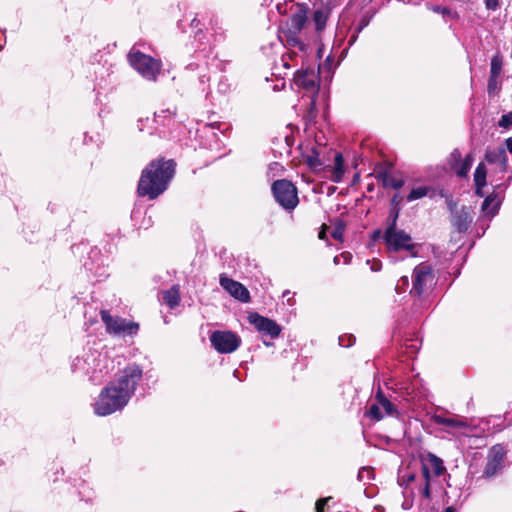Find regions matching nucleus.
I'll return each instance as SVG.
<instances>
[{
    "instance_id": "f3484780",
    "label": "nucleus",
    "mask_w": 512,
    "mask_h": 512,
    "mask_svg": "<svg viewBox=\"0 0 512 512\" xmlns=\"http://www.w3.org/2000/svg\"><path fill=\"white\" fill-rule=\"evenodd\" d=\"M473 221V213L470 207L462 206L453 214L452 224L460 232H466Z\"/></svg>"
},
{
    "instance_id": "a211bd4d",
    "label": "nucleus",
    "mask_w": 512,
    "mask_h": 512,
    "mask_svg": "<svg viewBox=\"0 0 512 512\" xmlns=\"http://www.w3.org/2000/svg\"><path fill=\"white\" fill-rule=\"evenodd\" d=\"M485 160L489 164L498 165L501 172H504L507 169L508 157L504 147L487 149L485 153Z\"/></svg>"
},
{
    "instance_id": "f704fd0d",
    "label": "nucleus",
    "mask_w": 512,
    "mask_h": 512,
    "mask_svg": "<svg viewBox=\"0 0 512 512\" xmlns=\"http://www.w3.org/2000/svg\"><path fill=\"white\" fill-rule=\"evenodd\" d=\"M339 345L342 347H350L355 343V337L353 335H342L339 336Z\"/></svg>"
},
{
    "instance_id": "79ce46f5",
    "label": "nucleus",
    "mask_w": 512,
    "mask_h": 512,
    "mask_svg": "<svg viewBox=\"0 0 512 512\" xmlns=\"http://www.w3.org/2000/svg\"><path fill=\"white\" fill-rule=\"evenodd\" d=\"M398 215H399L398 211H395L390 214V216H389L390 223L388 224L387 227H392V226L397 227L396 222H397Z\"/></svg>"
},
{
    "instance_id": "49530a36",
    "label": "nucleus",
    "mask_w": 512,
    "mask_h": 512,
    "mask_svg": "<svg viewBox=\"0 0 512 512\" xmlns=\"http://www.w3.org/2000/svg\"><path fill=\"white\" fill-rule=\"evenodd\" d=\"M371 269L373 271H379L381 269V263L380 262H374L373 265L371 266Z\"/></svg>"
},
{
    "instance_id": "ddd939ff",
    "label": "nucleus",
    "mask_w": 512,
    "mask_h": 512,
    "mask_svg": "<svg viewBox=\"0 0 512 512\" xmlns=\"http://www.w3.org/2000/svg\"><path fill=\"white\" fill-rule=\"evenodd\" d=\"M398 483L405 489H408L412 484H415L411 489L412 494L417 492L418 495L424 497L427 500H430L431 498V484L428 483L427 480L417 478V476L412 472H402L398 477Z\"/></svg>"
},
{
    "instance_id": "09e8293b",
    "label": "nucleus",
    "mask_w": 512,
    "mask_h": 512,
    "mask_svg": "<svg viewBox=\"0 0 512 512\" xmlns=\"http://www.w3.org/2000/svg\"><path fill=\"white\" fill-rule=\"evenodd\" d=\"M380 236H381V231L380 230L375 231L374 234H373V238L374 239H378Z\"/></svg>"
},
{
    "instance_id": "72a5a7b5",
    "label": "nucleus",
    "mask_w": 512,
    "mask_h": 512,
    "mask_svg": "<svg viewBox=\"0 0 512 512\" xmlns=\"http://www.w3.org/2000/svg\"><path fill=\"white\" fill-rule=\"evenodd\" d=\"M498 125L499 127L509 129L512 126V112L502 115Z\"/></svg>"
},
{
    "instance_id": "aec40b11",
    "label": "nucleus",
    "mask_w": 512,
    "mask_h": 512,
    "mask_svg": "<svg viewBox=\"0 0 512 512\" xmlns=\"http://www.w3.org/2000/svg\"><path fill=\"white\" fill-rule=\"evenodd\" d=\"M501 202L502 198L499 194L492 193L488 195L482 204V212L491 219L498 213Z\"/></svg>"
},
{
    "instance_id": "37998d69",
    "label": "nucleus",
    "mask_w": 512,
    "mask_h": 512,
    "mask_svg": "<svg viewBox=\"0 0 512 512\" xmlns=\"http://www.w3.org/2000/svg\"><path fill=\"white\" fill-rule=\"evenodd\" d=\"M506 149L512 154V136L505 141Z\"/></svg>"
},
{
    "instance_id": "39448f33",
    "label": "nucleus",
    "mask_w": 512,
    "mask_h": 512,
    "mask_svg": "<svg viewBox=\"0 0 512 512\" xmlns=\"http://www.w3.org/2000/svg\"><path fill=\"white\" fill-rule=\"evenodd\" d=\"M129 64L145 79L156 81L162 64L159 60L146 55L139 50L132 49L127 55Z\"/></svg>"
},
{
    "instance_id": "bb28decb",
    "label": "nucleus",
    "mask_w": 512,
    "mask_h": 512,
    "mask_svg": "<svg viewBox=\"0 0 512 512\" xmlns=\"http://www.w3.org/2000/svg\"><path fill=\"white\" fill-rule=\"evenodd\" d=\"M305 158L308 166L314 170L320 169L324 164L320 158V153L316 148H312Z\"/></svg>"
},
{
    "instance_id": "c85d7f7f",
    "label": "nucleus",
    "mask_w": 512,
    "mask_h": 512,
    "mask_svg": "<svg viewBox=\"0 0 512 512\" xmlns=\"http://www.w3.org/2000/svg\"><path fill=\"white\" fill-rule=\"evenodd\" d=\"M487 169L484 163H479L474 173L475 186H486Z\"/></svg>"
},
{
    "instance_id": "a19ab883",
    "label": "nucleus",
    "mask_w": 512,
    "mask_h": 512,
    "mask_svg": "<svg viewBox=\"0 0 512 512\" xmlns=\"http://www.w3.org/2000/svg\"><path fill=\"white\" fill-rule=\"evenodd\" d=\"M486 8L496 10L499 7V0H485Z\"/></svg>"
},
{
    "instance_id": "b1692460",
    "label": "nucleus",
    "mask_w": 512,
    "mask_h": 512,
    "mask_svg": "<svg viewBox=\"0 0 512 512\" xmlns=\"http://www.w3.org/2000/svg\"><path fill=\"white\" fill-rule=\"evenodd\" d=\"M432 420L438 425H444L452 428H466L468 426L467 422L461 418H448L442 415H434Z\"/></svg>"
},
{
    "instance_id": "412c9836",
    "label": "nucleus",
    "mask_w": 512,
    "mask_h": 512,
    "mask_svg": "<svg viewBox=\"0 0 512 512\" xmlns=\"http://www.w3.org/2000/svg\"><path fill=\"white\" fill-rule=\"evenodd\" d=\"M324 169L331 172L330 179L333 182H335V183L341 182L342 178L344 176V173H345L344 160H343L342 154L336 153L335 159H334V166L328 165V166H325Z\"/></svg>"
},
{
    "instance_id": "393cba45",
    "label": "nucleus",
    "mask_w": 512,
    "mask_h": 512,
    "mask_svg": "<svg viewBox=\"0 0 512 512\" xmlns=\"http://www.w3.org/2000/svg\"><path fill=\"white\" fill-rule=\"evenodd\" d=\"M163 302L171 309L177 307L180 303V291L177 285L172 286L169 290L163 291Z\"/></svg>"
},
{
    "instance_id": "1a4fd4ad",
    "label": "nucleus",
    "mask_w": 512,
    "mask_h": 512,
    "mask_svg": "<svg viewBox=\"0 0 512 512\" xmlns=\"http://www.w3.org/2000/svg\"><path fill=\"white\" fill-rule=\"evenodd\" d=\"M383 238L389 252H411L415 248L410 234L397 227H387Z\"/></svg>"
},
{
    "instance_id": "a878e982",
    "label": "nucleus",
    "mask_w": 512,
    "mask_h": 512,
    "mask_svg": "<svg viewBox=\"0 0 512 512\" xmlns=\"http://www.w3.org/2000/svg\"><path fill=\"white\" fill-rule=\"evenodd\" d=\"M384 187H390L393 189H400L404 185V180L396 178L391 173L384 172L379 175Z\"/></svg>"
},
{
    "instance_id": "f8f14e48",
    "label": "nucleus",
    "mask_w": 512,
    "mask_h": 512,
    "mask_svg": "<svg viewBox=\"0 0 512 512\" xmlns=\"http://www.w3.org/2000/svg\"><path fill=\"white\" fill-rule=\"evenodd\" d=\"M504 458V449L500 445L493 446L488 452L487 462L485 464L483 472L481 476L477 478V480H489L500 474L504 467Z\"/></svg>"
},
{
    "instance_id": "dca6fc26",
    "label": "nucleus",
    "mask_w": 512,
    "mask_h": 512,
    "mask_svg": "<svg viewBox=\"0 0 512 512\" xmlns=\"http://www.w3.org/2000/svg\"><path fill=\"white\" fill-rule=\"evenodd\" d=\"M473 156L468 154L462 159L461 152L458 149L452 151L449 157V165L451 169L459 177H466L473 163Z\"/></svg>"
},
{
    "instance_id": "9b49d317",
    "label": "nucleus",
    "mask_w": 512,
    "mask_h": 512,
    "mask_svg": "<svg viewBox=\"0 0 512 512\" xmlns=\"http://www.w3.org/2000/svg\"><path fill=\"white\" fill-rule=\"evenodd\" d=\"M101 319L105 324L106 330L114 335H134L139 329L135 322H129L121 317H114L108 311H101Z\"/></svg>"
},
{
    "instance_id": "4c0bfd02",
    "label": "nucleus",
    "mask_w": 512,
    "mask_h": 512,
    "mask_svg": "<svg viewBox=\"0 0 512 512\" xmlns=\"http://www.w3.org/2000/svg\"><path fill=\"white\" fill-rule=\"evenodd\" d=\"M429 9H431L435 13L442 14L443 16H450L451 15V11L447 7H442V6H439V5H435V6H430Z\"/></svg>"
},
{
    "instance_id": "20e7f679",
    "label": "nucleus",
    "mask_w": 512,
    "mask_h": 512,
    "mask_svg": "<svg viewBox=\"0 0 512 512\" xmlns=\"http://www.w3.org/2000/svg\"><path fill=\"white\" fill-rule=\"evenodd\" d=\"M308 14L309 9L304 5H299L291 14L285 24V27L281 31V39L285 40L287 45L299 47L300 50H304L305 45L301 34L308 29Z\"/></svg>"
},
{
    "instance_id": "f257e3e1",
    "label": "nucleus",
    "mask_w": 512,
    "mask_h": 512,
    "mask_svg": "<svg viewBox=\"0 0 512 512\" xmlns=\"http://www.w3.org/2000/svg\"><path fill=\"white\" fill-rule=\"evenodd\" d=\"M142 375L143 371L139 365L126 366L99 394L93 405L95 414L107 416L122 410L134 395Z\"/></svg>"
},
{
    "instance_id": "7ed1b4c3",
    "label": "nucleus",
    "mask_w": 512,
    "mask_h": 512,
    "mask_svg": "<svg viewBox=\"0 0 512 512\" xmlns=\"http://www.w3.org/2000/svg\"><path fill=\"white\" fill-rule=\"evenodd\" d=\"M110 361L97 350L84 351L71 363V371L93 383H100L111 371Z\"/></svg>"
},
{
    "instance_id": "c9c22d12",
    "label": "nucleus",
    "mask_w": 512,
    "mask_h": 512,
    "mask_svg": "<svg viewBox=\"0 0 512 512\" xmlns=\"http://www.w3.org/2000/svg\"><path fill=\"white\" fill-rule=\"evenodd\" d=\"M421 470H422L421 476H419L418 478L422 479V480H427V482L431 484V472L432 471L430 470L428 463L422 462Z\"/></svg>"
},
{
    "instance_id": "3c124183",
    "label": "nucleus",
    "mask_w": 512,
    "mask_h": 512,
    "mask_svg": "<svg viewBox=\"0 0 512 512\" xmlns=\"http://www.w3.org/2000/svg\"><path fill=\"white\" fill-rule=\"evenodd\" d=\"M333 262H334V264L338 265L339 264V256H335L333 259Z\"/></svg>"
},
{
    "instance_id": "8fccbe9b",
    "label": "nucleus",
    "mask_w": 512,
    "mask_h": 512,
    "mask_svg": "<svg viewBox=\"0 0 512 512\" xmlns=\"http://www.w3.org/2000/svg\"><path fill=\"white\" fill-rule=\"evenodd\" d=\"M444 512H456V509L453 506H449L445 509Z\"/></svg>"
},
{
    "instance_id": "473e14b6",
    "label": "nucleus",
    "mask_w": 512,
    "mask_h": 512,
    "mask_svg": "<svg viewBox=\"0 0 512 512\" xmlns=\"http://www.w3.org/2000/svg\"><path fill=\"white\" fill-rule=\"evenodd\" d=\"M344 230H345V225L342 221H338L333 229V231L331 232V236L336 239V240H339L341 241L342 240V237H343V234H344Z\"/></svg>"
},
{
    "instance_id": "9d476101",
    "label": "nucleus",
    "mask_w": 512,
    "mask_h": 512,
    "mask_svg": "<svg viewBox=\"0 0 512 512\" xmlns=\"http://www.w3.org/2000/svg\"><path fill=\"white\" fill-rule=\"evenodd\" d=\"M365 415L372 421H380L386 416H397L396 406L389 401L383 392L379 389L373 400L370 402Z\"/></svg>"
},
{
    "instance_id": "2f4dec72",
    "label": "nucleus",
    "mask_w": 512,
    "mask_h": 512,
    "mask_svg": "<svg viewBox=\"0 0 512 512\" xmlns=\"http://www.w3.org/2000/svg\"><path fill=\"white\" fill-rule=\"evenodd\" d=\"M357 478L359 481H369L373 479V470L370 467H362L358 471Z\"/></svg>"
},
{
    "instance_id": "a18cd8bd",
    "label": "nucleus",
    "mask_w": 512,
    "mask_h": 512,
    "mask_svg": "<svg viewBox=\"0 0 512 512\" xmlns=\"http://www.w3.org/2000/svg\"><path fill=\"white\" fill-rule=\"evenodd\" d=\"M485 186H476V194L480 197H483L484 196V193H483V188Z\"/></svg>"
},
{
    "instance_id": "ea45409f",
    "label": "nucleus",
    "mask_w": 512,
    "mask_h": 512,
    "mask_svg": "<svg viewBox=\"0 0 512 512\" xmlns=\"http://www.w3.org/2000/svg\"><path fill=\"white\" fill-rule=\"evenodd\" d=\"M329 500H330V497L319 499L316 502V506H315L316 512H323L324 506L328 503Z\"/></svg>"
},
{
    "instance_id": "4468645a",
    "label": "nucleus",
    "mask_w": 512,
    "mask_h": 512,
    "mask_svg": "<svg viewBox=\"0 0 512 512\" xmlns=\"http://www.w3.org/2000/svg\"><path fill=\"white\" fill-rule=\"evenodd\" d=\"M248 321L258 332L270 336L272 339L277 338L282 331L281 327L274 320L261 316L258 313L249 314Z\"/></svg>"
},
{
    "instance_id": "58836bf2",
    "label": "nucleus",
    "mask_w": 512,
    "mask_h": 512,
    "mask_svg": "<svg viewBox=\"0 0 512 512\" xmlns=\"http://www.w3.org/2000/svg\"><path fill=\"white\" fill-rule=\"evenodd\" d=\"M229 90V84L227 79L222 78L218 83V91L222 94H226Z\"/></svg>"
},
{
    "instance_id": "2eb2a0df",
    "label": "nucleus",
    "mask_w": 512,
    "mask_h": 512,
    "mask_svg": "<svg viewBox=\"0 0 512 512\" xmlns=\"http://www.w3.org/2000/svg\"><path fill=\"white\" fill-rule=\"evenodd\" d=\"M220 285L235 299L244 303L250 300L249 291L240 282H237L226 275H221Z\"/></svg>"
},
{
    "instance_id": "423d86ee",
    "label": "nucleus",
    "mask_w": 512,
    "mask_h": 512,
    "mask_svg": "<svg viewBox=\"0 0 512 512\" xmlns=\"http://www.w3.org/2000/svg\"><path fill=\"white\" fill-rule=\"evenodd\" d=\"M435 275L433 268L428 263L417 265L412 274V288L410 294L423 297L433 286Z\"/></svg>"
},
{
    "instance_id": "cd10ccee",
    "label": "nucleus",
    "mask_w": 512,
    "mask_h": 512,
    "mask_svg": "<svg viewBox=\"0 0 512 512\" xmlns=\"http://www.w3.org/2000/svg\"><path fill=\"white\" fill-rule=\"evenodd\" d=\"M432 191V188L429 186H418L413 187L410 191V193L407 196V201L412 202L418 199H421L429 194V192Z\"/></svg>"
},
{
    "instance_id": "6ab92c4d",
    "label": "nucleus",
    "mask_w": 512,
    "mask_h": 512,
    "mask_svg": "<svg viewBox=\"0 0 512 512\" xmlns=\"http://www.w3.org/2000/svg\"><path fill=\"white\" fill-rule=\"evenodd\" d=\"M317 81L318 76L313 69L299 71L295 76V83L311 92L316 90Z\"/></svg>"
},
{
    "instance_id": "6e6552de",
    "label": "nucleus",
    "mask_w": 512,
    "mask_h": 512,
    "mask_svg": "<svg viewBox=\"0 0 512 512\" xmlns=\"http://www.w3.org/2000/svg\"><path fill=\"white\" fill-rule=\"evenodd\" d=\"M272 193L275 200L285 210L291 211L299 203L296 187L288 180H277L272 184Z\"/></svg>"
},
{
    "instance_id": "7c9ffc66",
    "label": "nucleus",
    "mask_w": 512,
    "mask_h": 512,
    "mask_svg": "<svg viewBox=\"0 0 512 512\" xmlns=\"http://www.w3.org/2000/svg\"><path fill=\"white\" fill-rule=\"evenodd\" d=\"M501 88L499 77L489 76L487 84V92L489 95H495Z\"/></svg>"
},
{
    "instance_id": "f03ea898",
    "label": "nucleus",
    "mask_w": 512,
    "mask_h": 512,
    "mask_svg": "<svg viewBox=\"0 0 512 512\" xmlns=\"http://www.w3.org/2000/svg\"><path fill=\"white\" fill-rule=\"evenodd\" d=\"M175 172L173 160L152 161L142 172L138 184L140 196H148L155 199L162 194L168 186Z\"/></svg>"
},
{
    "instance_id": "c03bdc74",
    "label": "nucleus",
    "mask_w": 512,
    "mask_h": 512,
    "mask_svg": "<svg viewBox=\"0 0 512 512\" xmlns=\"http://www.w3.org/2000/svg\"><path fill=\"white\" fill-rule=\"evenodd\" d=\"M318 237L321 240L326 239V226L325 225L322 227V230L319 232Z\"/></svg>"
},
{
    "instance_id": "5701e85b",
    "label": "nucleus",
    "mask_w": 512,
    "mask_h": 512,
    "mask_svg": "<svg viewBox=\"0 0 512 512\" xmlns=\"http://www.w3.org/2000/svg\"><path fill=\"white\" fill-rule=\"evenodd\" d=\"M422 462L428 463L430 470L436 477L441 476L446 471L442 459L433 453H428Z\"/></svg>"
},
{
    "instance_id": "4be33fe9",
    "label": "nucleus",
    "mask_w": 512,
    "mask_h": 512,
    "mask_svg": "<svg viewBox=\"0 0 512 512\" xmlns=\"http://www.w3.org/2000/svg\"><path fill=\"white\" fill-rule=\"evenodd\" d=\"M329 14L328 7H320L314 11L312 22L316 32H322L325 29Z\"/></svg>"
},
{
    "instance_id": "0eeeda50",
    "label": "nucleus",
    "mask_w": 512,
    "mask_h": 512,
    "mask_svg": "<svg viewBox=\"0 0 512 512\" xmlns=\"http://www.w3.org/2000/svg\"><path fill=\"white\" fill-rule=\"evenodd\" d=\"M211 346L220 354L235 352L242 343L241 337L231 330H215L210 333Z\"/></svg>"
},
{
    "instance_id": "603ef678",
    "label": "nucleus",
    "mask_w": 512,
    "mask_h": 512,
    "mask_svg": "<svg viewBox=\"0 0 512 512\" xmlns=\"http://www.w3.org/2000/svg\"><path fill=\"white\" fill-rule=\"evenodd\" d=\"M264 344H265L266 346H270V345H271V344H270V342H266V341H264Z\"/></svg>"
},
{
    "instance_id": "864d4df0",
    "label": "nucleus",
    "mask_w": 512,
    "mask_h": 512,
    "mask_svg": "<svg viewBox=\"0 0 512 512\" xmlns=\"http://www.w3.org/2000/svg\"><path fill=\"white\" fill-rule=\"evenodd\" d=\"M237 373L238 371L237 370H234V376L237 377Z\"/></svg>"
},
{
    "instance_id": "e433bc0d",
    "label": "nucleus",
    "mask_w": 512,
    "mask_h": 512,
    "mask_svg": "<svg viewBox=\"0 0 512 512\" xmlns=\"http://www.w3.org/2000/svg\"><path fill=\"white\" fill-rule=\"evenodd\" d=\"M409 286V279L407 276H403L401 277L397 284H396V291L397 292H402V291H405V289Z\"/></svg>"
},
{
    "instance_id": "de8ad7c7",
    "label": "nucleus",
    "mask_w": 512,
    "mask_h": 512,
    "mask_svg": "<svg viewBox=\"0 0 512 512\" xmlns=\"http://www.w3.org/2000/svg\"><path fill=\"white\" fill-rule=\"evenodd\" d=\"M341 256L344 258L346 263H348L351 258L349 253H343Z\"/></svg>"
},
{
    "instance_id": "c756f323",
    "label": "nucleus",
    "mask_w": 512,
    "mask_h": 512,
    "mask_svg": "<svg viewBox=\"0 0 512 512\" xmlns=\"http://www.w3.org/2000/svg\"><path fill=\"white\" fill-rule=\"evenodd\" d=\"M502 57L496 54L491 59L490 76L499 77L502 71Z\"/></svg>"
}]
</instances>
